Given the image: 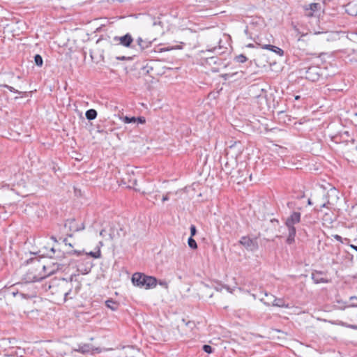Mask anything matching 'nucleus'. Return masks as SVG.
Segmentation results:
<instances>
[{"label": "nucleus", "instance_id": "1", "mask_svg": "<svg viewBox=\"0 0 357 357\" xmlns=\"http://www.w3.org/2000/svg\"><path fill=\"white\" fill-rule=\"evenodd\" d=\"M75 287L73 289V281L71 278L70 281L66 279L52 280L50 282L48 287L45 284V289L50 290L52 295L56 298H72L75 296L80 289L79 282L75 281Z\"/></svg>", "mask_w": 357, "mask_h": 357}, {"label": "nucleus", "instance_id": "2", "mask_svg": "<svg viewBox=\"0 0 357 357\" xmlns=\"http://www.w3.org/2000/svg\"><path fill=\"white\" fill-rule=\"evenodd\" d=\"M45 278V275H43L42 273V264L37 259L32 261L31 266L24 275L26 282H38Z\"/></svg>", "mask_w": 357, "mask_h": 357}, {"label": "nucleus", "instance_id": "3", "mask_svg": "<svg viewBox=\"0 0 357 357\" xmlns=\"http://www.w3.org/2000/svg\"><path fill=\"white\" fill-rule=\"evenodd\" d=\"M132 282L134 285L141 288L144 287L146 289L155 287L157 284L155 278L140 273H135L132 275Z\"/></svg>", "mask_w": 357, "mask_h": 357}, {"label": "nucleus", "instance_id": "4", "mask_svg": "<svg viewBox=\"0 0 357 357\" xmlns=\"http://www.w3.org/2000/svg\"><path fill=\"white\" fill-rule=\"evenodd\" d=\"M338 199L337 191L335 188L330 189L327 195L322 194L321 197L314 196V201L316 203L320 202V207H326L328 205L333 204Z\"/></svg>", "mask_w": 357, "mask_h": 357}, {"label": "nucleus", "instance_id": "5", "mask_svg": "<svg viewBox=\"0 0 357 357\" xmlns=\"http://www.w3.org/2000/svg\"><path fill=\"white\" fill-rule=\"evenodd\" d=\"M68 263L66 261V257L57 260L56 262H52L51 264L43 265L42 264V273L43 275L47 276L54 274L55 272L60 269H63V266L67 265Z\"/></svg>", "mask_w": 357, "mask_h": 357}, {"label": "nucleus", "instance_id": "6", "mask_svg": "<svg viewBox=\"0 0 357 357\" xmlns=\"http://www.w3.org/2000/svg\"><path fill=\"white\" fill-rule=\"evenodd\" d=\"M113 40L118 42V44L126 47H130L133 42V38L130 33H126L122 36H115Z\"/></svg>", "mask_w": 357, "mask_h": 357}, {"label": "nucleus", "instance_id": "7", "mask_svg": "<svg viewBox=\"0 0 357 357\" xmlns=\"http://www.w3.org/2000/svg\"><path fill=\"white\" fill-rule=\"evenodd\" d=\"M240 243L250 251H255L258 248V244L257 241L247 236L242 237L240 240Z\"/></svg>", "mask_w": 357, "mask_h": 357}, {"label": "nucleus", "instance_id": "8", "mask_svg": "<svg viewBox=\"0 0 357 357\" xmlns=\"http://www.w3.org/2000/svg\"><path fill=\"white\" fill-rule=\"evenodd\" d=\"M301 220V213L294 212L286 220L287 227H294V225L298 223Z\"/></svg>", "mask_w": 357, "mask_h": 357}, {"label": "nucleus", "instance_id": "9", "mask_svg": "<svg viewBox=\"0 0 357 357\" xmlns=\"http://www.w3.org/2000/svg\"><path fill=\"white\" fill-rule=\"evenodd\" d=\"M319 7L320 6L317 3H312L303 6L304 10H305V15L308 17H312L313 15V13L317 10Z\"/></svg>", "mask_w": 357, "mask_h": 357}, {"label": "nucleus", "instance_id": "10", "mask_svg": "<svg viewBox=\"0 0 357 357\" xmlns=\"http://www.w3.org/2000/svg\"><path fill=\"white\" fill-rule=\"evenodd\" d=\"M121 357H135L134 354L137 351L133 347H125L122 349Z\"/></svg>", "mask_w": 357, "mask_h": 357}, {"label": "nucleus", "instance_id": "11", "mask_svg": "<svg viewBox=\"0 0 357 357\" xmlns=\"http://www.w3.org/2000/svg\"><path fill=\"white\" fill-rule=\"evenodd\" d=\"M316 70V68H309L306 71V78L312 81L317 80L319 78V75Z\"/></svg>", "mask_w": 357, "mask_h": 357}, {"label": "nucleus", "instance_id": "12", "mask_svg": "<svg viewBox=\"0 0 357 357\" xmlns=\"http://www.w3.org/2000/svg\"><path fill=\"white\" fill-rule=\"evenodd\" d=\"M75 220H68L66 223H65V227L66 228H68L69 230H73V231H79V230H82L84 229V224L82 223V226L80 227H75Z\"/></svg>", "mask_w": 357, "mask_h": 357}, {"label": "nucleus", "instance_id": "13", "mask_svg": "<svg viewBox=\"0 0 357 357\" xmlns=\"http://www.w3.org/2000/svg\"><path fill=\"white\" fill-rule=\"evenodd\" d=\"M337 305H335L336 308L339 310H344L346 307H357V304L351 303H347L346 302L342 301V300H337L336 301Z\"/></svg>", "mask_w": 357, "mask_h": 357}, {"label": "nucleus", "instance_id": "14", "mask_svg": "<svg viewBox=\"0 0 357 357\" xmlns=\"http://www.w3.org/2000/svg\"><path fill=\"white\" fill-rule=\"evenodd\" d=\"M137 43L141 51L148 48L151 44V41L147 40H143L141 37H139L137 39Z\"/></svg>", "mask_w": 357, "mask_h": 357}, {"label": "nucleus", "instance_id": "15", "mask_svg": "<svg viewBox=\"0 0 357 357\" xmlns=\"http://www.w3.org/2000/svg\"><path fill=\"white\" fill-rule=\"evenodd\" d=\"M289 230L288 237L287 241L291 244L294 241V237L296 235V228L294 227H287Z\"/></svg>", "mask_w": 357, "mask_h": 357}, {"label": "nucleus", "instance_id": "16", "mask_svg": "<svg viewBox=\"0 0 357 357\" xmlns=\"http://www.w3.org/2000/svg\"><path fill=\"white\" fill-rule=\"evenodd\" d=\"M265 297L261 298V301L266 305H272L275 296L265 293Z\"/></svg>", "mask_w": 357, "mask_h": 357}, {"label": "nucleus", "instance_id": "17", "mask_svg": "<svg viewBox=\"0 0 357 357\" xmlns=\"http://www.w3.org/2000/svg\"><path fill=\"white\" fill-rule=\"evenodd\" d=\"M273 306H277V307H285V308H289V304H285V303L284 302V301L282 299V298H274L273 301V304H272Z\"/></svg>", "mask_w": 357, "mask_h": 357}, {"label": "nucleus", "instance_id": "18", "mask_svg": "<svg viewBox=\"0 0 357 357\" xmlns=\"http://www.w3.org/2000/svg\"><path fill=\"white\" fill-rule=\"evenodd\" d=\"M86 118L88 120H93L97 116V112L93 109H90L86 112Z\"/></svg>", "mask_w": 357, "mask_h": 357}, {"label": "nucleus", "instance_id": "19", "mask_svg": "<svg viewBox=\"0 0 357 357\" xmlns=\"http://www.w3.org/2000/svg\"><path fill=\"white\" fill-rule=\"evenodd\" d=\"M106 306L112 311H116L119 307V304L113 300H107L105 302Z\"/></svg>", "mask_w": 357, "mask_h": 357}, {"label": "nucleus", "instance_id": "20", "mask_svg": "<svg viewBox=\"0 0 357 357\" xmlns=\"http://www.w3.org/2000/svg\"><path fill=\"white\" fill-rule=\"evenodd\" d=\"M75 351L82 354L89 353L90 351V347L88 344L79 345L78 349H75Z\"/></svg>", "mask_w": 357, "mask_h": 357}, {"label": "nucleus", "instance_id": "21", "mask_svg": "<svg viewBox=\"0 0 357 357\" xmlns=\"http://www.w3.org/2000/svg\"><path fill=\"white\" fill-rule=\"evenodd\" d=\"M251 91H255V92H258V91L261 92L260 94H259L256 96L257 98H265V91H264L263 89L259 88L258 86H252L251 88Z\"/></svg>", "mask_w": 357, "mask_h": 357}, {"label": "nucleus", "instance_id": "22", "mask_svg": "<svg viewBox=\"0 0 357 357\" xmlns=\"http://www.w3.org/2000/svg\"><path fill=\"white\" fill-rule=\"evenodd\" d=\"M86 255H88L95 259H98L101 256L100 249L98 247V250L96 252H87Z\"/></svg>", "mask_w": 357, "mask_h": 357}, {"label": "nucleus", "instance_id": "23", "mask_svg": "<svg viewBox=\"0 0 357 357\" xmlns=\"http://www.w3.org/2000/svg\"><path fill=\"white\" fill-rule=\"evenodd\" d=\"M34 61L36 66L40 67L43 66V58L40 54H36L34 56Z\"/></svg>", "mask_w": 357, "mask_h": 357}, {"label": "nucleus", "instance_id": "24", "mask_svg": "<svg viewBox=\"0 0 357 357\" xmlns=\"http://www.w3.org/2000/svg\"><path fill=\"white\" fill-rule=\"evenodd\" d=\"M188 245L192 249H196L197 248V245L196 241L192 238V237H190L188 241Z\"/></svg>", "mask_w": 357, "mask_h": 357}, {"label": "nucleus", "instance_id": "25", "mask_svg": "<svg viewBox=\"0 0 357 357\" xmlns=\"http://www.w3.org/2000/svg\"><path fill=\"white\" fill-rule=\"evenodd\" d=\"M271 51L278 54L280 56H282L284 54V51L282 49H280L278 47L274 46V45L273 47H271Z\"/></svg>", "mask_w": 357, "mask_h": 357}, {"label": "nucleus", "instance_id": "26", "mask_svg": "<svg viewBox=\"0 0 357 357\" xmlns=\"http://www.w3.org/2000/svg\"><path fill=\"white\" fill-rule=\"evenodd\" d=\"M123 121L125 123H135L137 122V119L135 117H128V116H124L123 118Z\"/></svg>", "mask_w": 357, "mask_h": 357}, {"label": "nucleus", "instance_id": "27", "mask_svg": "<svg viewBox=\"0 0 357 357\" xmlns=\"http://www.w3.org/2000/svg\"><path fill=\"white\" fill-rule=\"evenodd\" d=\"M234 60L238 63H244L247 61V58L243 54H239L235 57Z\"/></svg>", "mask_w": 357, "mask_h": 357}, {"label": "nucleus", "instance_id": "28", "mask_svg": "<svg viewBox=\"0 0 357 357\" xmlns=\"http://www.w3.org/2000/svg\"><path fill=\"white\" fill-rule=\"evenodd\" d=\"M202 349L207 354H211L213 352L212 347L208 344H204L202 347Z\"/></svg>", "mask_w": 357, "mask_h": 357}, {"label": "nucleus", "instance_id": "29", "mask_svg": "<svg viewBox=\"0 0 357 357\" xmlns=\"http://www.w3.org/2000/svg\"><path fill=\"white\" fill-rule=\"evenodd\" d=\"M2 86H3L5 88H7L11 92H14V93H19V94L22 93L21 91L15 89L13 86H10L7 85V84H3V85H2Z\"/></svg>", "mask_w": 357, "mask_h": 357}, {"label": "nucleus", "instance_id": "30", "mask_svg": "<svg viewBox=\"0 0 357 357\" xmlns=\"http://www.w3.org/2000/svg\"><path fill=\"white\" fill-rule=\"evenodd\" d=\"M312 280L314 281L315 283H320V282H326V280L322 279V278H317L316 277V275L312 274Z\"/></svg>", "mask_w": 357, "mask_h": 357}, {"label": "nucleus", "instance_id": "31", "mask_svg": "<svg viewBox=\"0 0 357 357\" xmlns=\"http://www.w3.org/2000/svg\"><path fill=\"white\" fill-rule=\"evenodd\" d=\"M196 232H197L196 227L195 225H192L190 226V234H191L190 237H192L193 236H195Z\"/></svg>", "mask_w": 357, "mask_h": 357}, {"label": "nucleus", "instance_id": "32", "mask_svg": "<svg viewBox=\"0 0 357 357\" xmlns=\"http://www.w3.org/2000/svg\"><path fill=\"white\" fill-rule=\"evenodd\" d=\"M222 288H225L229 292L232 293V290L229 287H215V290L218 291H220Z\"/></svg>", "mask_w": 357, "mask_h": 357}, {"label": "nucleus", "instance_id": "33", "mask_svg": "<svg viewBox=\"0 0 357 357\" xmlns=\"http://www.w3.org/2000/svg\"><path fill=\"white\" fill-rule=\"evenodd\" d=\"M182 321H183V323H185V324L186 326H189V327H190V328H191L195 326L194 322H191V321H187V322H186V321H185V320L184 319H182Z\"/></svg>", "mask_w": 357, "mask_h": 357}, {"label": "nucleus", "instance_id": "34", "mask_svg": "<svg viewBox=\"0 0 357 357\" xmlns=\"http://www.w3.org/2000/svg\"><path fill=\"white\" fill-rule=\"evenodd\" d=\"M136 119H137V122L138 123H141V124H142V123H145V121H146V120H145V118H144V117H142V116H140V117H138V118H136Z\"/></svg>", "mask_w": 357, "mask_h": 357}, {"label": "nucleus", "instance_id": "35", "mask_svg": "<svg viewBox=\"0 0 357 357\" xmlns=\"http://www.w3.org/2000/svg\"><path fill=\"white\" fill-rule=\"evenodd\" d=\"M50 252H51V253H50V254H47V256H48L50 258H52V257H53V256H52V254H54V253H55V250H54V248H51V250H50Z\"/></svg>", "mask_w": 357, "mask_h": 357}, {"label": "nucleus", "instance_id": "36", "mask_svg": "<svg viewBox=\"0 0 357 357\" xmlns=\"http://www.w3.org/2000/svg\"><path fill=\"white\" fill-rule=\"evenodd\" d=\"M169 194H170V192H168V193H167V195H165V196L162 197V202H165L169 199Z\"/></svg>", "mask_w": 357, "mask_h": 357}, {"label": "nucleus", "instance_id": "37", "mask_svg": "<svg viewBox=\"0 0 357 357\" xmlns=\"http://www.w3.org/2000/svg\"><path fill=\"white\" fill-rule=\"evenodd\" d=\"M273 45H264L262 48L263 49H266V50H271V47H273Z\"/></svg>", "mask_w": 357, "mask_h": 357}, {"label": "nucleus", "instance_id": "38", "mask_svg": "<svg viewBox=\"0 0 357 357\" xmlns=\"http://www.w3.org/2000/svg\"><path fill=\"white\" fill-rule=\"evenodd\" d=\"M221 49L220 47H214L213 50H208V52H218V50H220Z\"/></svg>", "mask_w": 357, "mask_h": 357}, {"label": "nucleus", "instance_id": "39", "mask_svg": "<svg viewBox=\"0 0 357 357\" xmlns=\"http://www.w3.org/2000/svg\"><path fill=\"white\" fill-rule=\"evenodd\" d=\"M216 58L214 57V56H211L209 58V60L213 62V63H216V61H215Z\"/></svg>", "mask_w": 357, "mask_h": 357}, {"label": "nucleus", "instance_id": "40", "mask_svg": "<svg viewBox=\"0 0 357 357\" xmlns=\"http://www.w3.org/2000/svg\"><path fill=\"white\" fill-rule=\"evenodd\" d=\"M335 238L339 241H342V237L339 235H335Z\"/></svg>", "mask_w": 357, "mask_h": 357}, {"label": "nucleus", "instance_id": "41", "mask_svg": "<svg viewBox=\"0 0 357 357\" xmlns=\"http://www.w3.org/2000/svg\"><path fill=\"white\" fill-rule=\"evenodd\" d=\"M349 246H350L352 249L355 250L357 252V246H356V245H354L351 244Z\"/></svg>", "mask_w": 357, "mask_h": 357}, {"label": "nucleus", "instance_id": "42", "mask_svg": "<svg viewBox=\"0 0 357 357\" xmlns=\"http://www.w3.org/2000/svg\"><path fill=\"white\" fill-rule=\"evenodd\" d=\"M312 199H308V201H307V204L308 205H312Z\"/></svg>", "mask_w": 357, "mask_h": 357}, {"label": "nucleus", "instance_id": "43", "mask_svg": "<svg viewBox=\"0 0 357 357\" xmlns=\"http://www.w3.org/2000/svg\"><path fill=\"white\" fill-rule=\"evenodd\" d=\"M327 217H328V214H326L325 216H324V220L328 221L329 218H327Z\"/></svg>", "mask_w": 357, "mask_h": 357}, {"label": "nucleus", "instance_id": "44", "mask_svg": "<svg viewBox=\"0 0 357 357\" xmlns=\"http://www.w3.org/2000/svg\"><path fill=\"white\" fill-rule=\"evenodd\" d=\"M105 232V229H102L100 232V236H103L104 235V233Z\"/></svg>", "mask_w": 357, "mask_h": 357}, {"label": "nucleus", "instance_id": "45", "mask_svg": "<svg viewBox=\"0 0 357 357\" xmlns=\"http://www.w3.org/2000/svg\"><path fill=\"white\" fill-rule=\"evenodd\" d=\"M353 300H356L357 301V297H356V296L350 297V301H353Z\"/></svg>", "mask_w": 357, "mask_h": 357}, {"label": "nucleus", "instance_id": "46", "mask_svg": "<svg viewBox=\"0 0 357 357\" xmlns=\"http://www.w3.org/2000/svg\"><path fill=\"white\" fill-rule=\"evenodd\" d=\"M117 59H119V60H125L126 57L125 56L117 57Z\"/></svg>", "mask_w": 357, "mask_h": 357}, {"label": "nucleus", "instance_id": "47", "mask_svg": "<svg viewBox=\"0 0 357 357\" xmlns=\"http://www.w3.org/2000/svg\"><path fill=\"white\" fill-rule=\"evenodd\" d=\"M329 223H332L333 222V219L332 218H330L328 221Z\"/></svg>", "mask_w": 357, "mask_h": 357}, {"label": "nucleus", "instance_id": "48", "mask_svg": "<svg viewBox=\"0 0 357 357\" xmlns=\"http://www.w3.org/2000/svg\"><path fill=\"white\" fill-rule=\"evenodd\" d=\"M299 98H300V97H299L298 96H295V99H296V100H298V99H299Z\"/></svg>", "mask_w": 357, "mask_h": 357}, {"label": "nucleus", "instance_id": "49", "mask_svg": "<svg viewBox=\"0 0 357 357\" xmlns=\"http://www.w3.org/2000/svg\"><path fill=\"white\" fill-rule=\"evenodd\" d=\"M248 47H253V45H252V44H249V45H248Z\"/></svg>", "mask_w": 357, "mask_h": 357}, {"label": "nucleus", "instance_id": "50", "mask_svg": "<svg viewBox=\"0 0 357 357\" xmlns=\"http://www.w3.org/2000/svg\"><path fill=\"white\" fill-rule=\"evenodd\" d=\"M99 244L102 246V242H99Z\"/></svg>", "mask_w": 357, "mask_h": 357}, {"label": "nucleus", "instance_id": "51", "mask_svg": "<svg viewBox=\"0 0 357 357\" xmlns=\"http://www.w3.org/2000/svg\"><path fill=\"white\" fill-rule=\"evenodd\" d=\"M356 150H357V146H356Z\"/></svg>", "mask_w": 357, "mask_h": 357}]
</instances>
